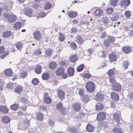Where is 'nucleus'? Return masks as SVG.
Masks as SVG:
<instances>
[{
	"mask_svg": "<svg viewBox=\"0 0 133 133\" xmlns=\"http://www.w3.org/2000/svg\"><path fill=\"white\" fill-rule=\"evenodd\" d=\"M128 64V62L127 61H125L123 63V66L124 69H127Z\"/></svg>",
	"mask_w": 133,
	"mask_h": 133,
	"instance_id": "nucleus-60",
	"label": "nucleus"
},
{
	"mask_svg": "<svg viewBox=\"0 0 133 133\" xmlns=\"http://www.w3.org/2000/svg\"><path fill=\"white\" fill-rule=\"evenodd\" d=\"M129 97L131 101L133 100V93L129 94Z\"/></svg>",
	"mask_w": 133,
	"mask_h": 133,
	"instance_id": "nucleus-64",
	"label": "nucleus"
},
{
	"mask_svg": "<svg viewBox=\"0 0 133 133\" xmlns=\"http://www.w3.org/2000/svg\"><path fill=\"white\" fill-rule=\"evenodd\" d=\"M112 131L114 133H123L122 131L121 128H117L114 127L112 130Z\"/></svg>",
	"mask_w": 133,
	"mask_h": 133,
	"instance_id": "nucleus-34",
	"label": "nucleus"
},
{
	"mask_svg": "<svg viewBox=\"0 0 133 133\" xmlns=\"http://www.w3.org/2000/svg\"><path fill=\"white\" fill-rule=\"evenodd\" d=\"M103 10L100 9H97L94 12V14L95 16L97 17H100L103 14Z\"/></svg>",
	"mask_w": 133,
	"mask_h": 133,
	"instance_id": "nucleus-9",
	"label": "nucleus"
},
{
	"mask_svg": "<svg viewBox=\"0 0 133 133\" xmlns=\"http://www.w3.org/2000/svg\"><path fill=\"white\" fill-rule=\"evenodd\" d=\"M83 76L85 78H90L91 76V74H89L85 73L84 74Z\"/></svg>",
	"mask_w": 133,
	"mask_h": 133,
	"instance_id": "nucleus-62",
	"label": "nucleus"
},
{
	"mask_svg": "<svg viewBox=\"0 0 133 133\" xmlns=\"http://www.w3.org/2000/svg\"><path fill=\"white\" fill-rule=\"evenodd\" d=\"M110 43L107 40H105L104 43V45L106 47H108L109 46L110 44Z\"/></svg>",
	"mask_w": 133,
	"mask_h": 133,
	"instance_id": "nucleus-57",
	"label": "nucleus"
},
{
	"mask_svg": "<svg viewBox=\"0 0 133 133\" xmlns=\"http://www.w3.org/2000/svg\"><path fill=\"white\" fill-rule=\"evenodd\" d=\"M51 6L52 5L49 2H47L45 4L44 8L45 9H48L51 7Z\"/></svg>",
	"mask_w": 133,
	"mask_h": 133,
	"instance_id": "nucleus-47",
	"label": "nucleus"
},
{
	"mask_svg": "<svg viewBox=\"0 0 133 133\" xmlns=\"http://www.w3.org/2000/svg\"><path fill=\"white\" fill-rule=\"evenodd\" d=\"M77 31V29L76 27L72 28L71 29L70 32L71 33H75Z\"/></svg>",
	"mask_w": 133,
	"mask_h": 133,
	"instance_id": "nucleus-61",
	"label": "nucleus"
},
{
	"mask_svg": "<svg viewBox=\"0 0 133 133\" xmlns=\"http://www.w3.org/2000/svg\"><path fill=\"white\" fill-rule=\"evenodd\" d=\"M112 16L111 17V20L112 21H117L119 18L118 15L117 14H113L112 15Z\"/></svg>",
	"mask_w": 133,
	"mask_h": 133,
	"instance_id": "nucleus-35",
	"label": "nucleus"
},
{
	"mask_svg": "<svg viewBox=\"0 0 133 133\" xmlns=\"http://www.w3.org/2000/svg\"><path fill=\"white\" fill-rule=\"evenodd\" d=\"M39 83V80L36 78L33 79L32 81V83L34 85H37Z\"/></svg>",
	"mask_w": 133,
	"mask_h": 133,
	"instance_id": "nucleus-51",
	"label": "nucleus"
},
{
	"mask_svg": "<svg viewBox=\"0 0 133 133\" xmlns=\"http://www.w3.org/2000/svg\"><path fill=\"white\" fill-rule=\"evenodd\" d=\"M44 101L46 104H50L51 102V99L49 97H45L44 98Z\"/></svg>",
	"mask_w": 133,
	"mask_h": 133,
	"instance_id": "nucleus-39",
	"label": "nucleus"
},
{
	"mask_svg": "<svg viewBox=\"0 0 133 133\" xmlns=\"http://www.w3.org/2000/svg\"><path fill=\"white\" fill-rule=\"evenodd\" d=\"M14 45L17 49L21 50L23 46V44L21 42H18L15 43Z\"/></svg>",
	"mask_w": 133,
	"mask_h": 133,
	"instance_id": "nucleus-25",
	"label": "nucleus"
},
{
	"mask_svg": "<svg viewBox=\"0 0 133 133\" xmlns=\"http://www.w3.org/2000/svg\"><path fill=\"white\" fill-rule=\"evenodd\" d=\"M130 3V1L129 0H124L121 2L119 5L121 6H128Z\"/></svg>",
	"mask_w": 133,
	"mask_h": 133,
	"instance_id": "nucleus-27",
	"label": "nucleus"
},
{
	"mask_svg": "<svg viewBox=\"0 0 133 133\" xmlns=\"http://www.w3.org/2000/svg\"><path fill=\"white\" fill-rule=\"evenodd\" d=\"M19 104L17 103L14 104L12 105L10 108L11 109L14 110H16L19 107Z\"/></svg>",
	"mask_w": 133,
	"mask_h": 133,
	"instance_id": "nucleus-36",
	"label": "nucleus"
},
{
	"mask_svg": "<svg viewBox=\"0 0 133 133\" xmlns=\"http://www.w3.org/2000/svg\"><path fill=\"white\" fill-rule=\"evenodd\" d=\"M65 94L64 91L61 89L59 90V99L61 101H62L65 99Z\"/></svg>",
	"mask_w": 133,
	"mask_h": 133,
	"instance_id": "nucleus-11",
	"label": "nucleus"
},
{
	"mask_svg": "<svg viewBox=\"0 0 133 133\" xmlns=\"http://www.w3.org/2000/svg\"><path fill=\"white\" fill-rule=\"evenodd\" d=\"M59 110L61 114L64 116L66 113V109L63 106L62 104L61 103H59Z\"/></svg>",
	"mask_w": 133,
	"mask_h": 133,
	"instance_id": "nucleus-5",
	"label": "nucleus"
},
{
	"mask_svg": "<svg viewBox=\"0 0 133 133\" xmlns=\"http://www.w3.org/2000/svg\"><path fill=\"white\" fill-rule=\"evenodd\" d=\"M52 54V50L50 49H47L45 51V55L47 57L51 56Z\"/></svg>",
	"mask_w": 133,
	"mask_h": 133,
	"instance_id": "nucleus-38",
	"label": "nucleus"
},
{
	"mask_svg": "<svg viewBox=\"0 0 133 133\" xmlns=\"http://www.w3.org/2000/svg\"><path fill=\"white\" fill-rule=\"evenodd\" d=\"M12 72L11 69H6L4 71V74L5 75L7 76H11Z\"/></svg>",
	"mask_w": 133,
	"mask_h": 133,
	"instance_id": "nucleus-24",
	"label": "nucleus"
},
{
	"mask_svg": "<svg viewBox=\"0 0 133 133\" xmlns=\"http://www.w3.org/2000/svg\"><path fill=\"white\" fill-rule=\"evenodd\" d=\"M120 112H116L113 114V118L117 123H118L120 120Z\"/></svg>",
	"mask_w": 133,
	"mask_h": 133,
	"instance_id": "nucleus-8",
	"label": "nucleus"
},
{
	"mask_svg": "<svg viewBox=\"0 0 133 133\" xmlns=\"http://www.w3.org/2000/svg\"><path fill=\"white\" fill-rule=\"evenodd\" d=\"M41 52L39 49H36L34 51L33 54V56H36L39 55L41 54Z\"/></svg>",
	"mask_w": 133,
	"mask_h": 133,
	"instance_id": "nucleus-41",
	"label": "nucleus"
},
{
	"mask_svg": "<svg viewBox=\"0 0 133 133\" xmlns=\"http://www.w3.org/2000/svg\"><path fill=\"white\" fill-rule=\"evenodd\" d=\"M103 22L105 24L108 23L109 20L107 16H104L103 17Z\"/></svg>",
	"mask_w": 133,
	"mask_h": 133,
	"instance_id": "nucleus-54",
	"label": "nucleus"
},
{
	"mask_svg": "<svg viewBox=\"0 0 133 133\" xmlns=\"http://www.w3.org/2000/svg\"><path fill=\"white\" fill-rule=\"evenodd\" d=\"M118 0H110V5L113 6H115L117 3Z\"/></svg>",
	"mask_w": 133,
	"mask_h": 133,
	"instance_id": "nucleus-42",
	"label": "nucleus"
},
{
	"mask_svg": "<svg viewBox=\"0 0 133 133\" xmlns=\"http://www.w3.org/2000/svg\"><path fill=\"white\" fill-rule=\"evenodd\" d=\"M50 75L49 73L47 72H44L42 76V79L44 80H48L50 77Z\"/></svg>",
	"mask_w": 133,
	"mask_h": 133,
	"instance_id": "nucleus-18",
	"label": "nucleus"
},
{
	"mask_svg": "<svg viewBox=\"0 0 133 133\" xmlns=\"http://www.w3.org/2000/svg\"><path fill=\"white\" fill-rule=\"evenodd\" d=\"M107 39L110 43H112L115 41V38L114 37L111 36H109L108 38Z\"/></svg>",
	"mask_w": 133,
	"mask_h": 133,
	"instance_id": "nucleus-52",
	"label": "nucleus"
},
{
	"mask_svg": "<svg viewBox=\"0 0 133 133\" xmlns=\"http://www.w3.org/2000/svg\"><path fill=\"white\" fill-rule=\"evenodd\" d=\"M125 15L127 18H129L131 15V12L129 11H126L124 13Z\"/></svg>",
	"mask_w": 133,
	"mask_h": 133,
	"instance_id": "nucleus-55",
	"label": "nucleus"
},
{
	"mask_svg": "<svg viewBox=\"0 0 133 133\" xmlns=\"http://www.w3.org/2000/svg\"><path fill=\"white\" fill-rule=\"evenodd\" d=\"M107 11L108 14H110L113 12V9L112 8H109L107 9Z\"/></svg>",
	"mask_w": 133,
	"mask_h": 133,
	"instance_id": "nucleus-59",
	"label": "nucleus"
},
{
	"mask_svg": "<svg viewBox=\"0 0 133 133\" xmlns=\"http://www.w3.org/2000/svg\"><path fill=\"white\" fill-rule=\"evenodd\" d=\"M103 108V105L101 103H97L95 106V109L97 110H100Z\"/></svg>",
	"mask_w": 133,
	"mask_h": 133,
	"instance_id": "nucleus-28",
	"label": "nucleus"
},
{
	"mask_svg": "<svg viewBox=\"0 0 133 133\" xmlns=\"http://www.w3.org/2000/svg\"><path fill=\"white\" fill-rule=\"evenodd\" d=\"M33 37L36 40H40L42 38V35L40 31L38 30L35 31L33 34Z\"/></svg>",
	"mask_w": 133,
	"mask_h": 133,
	"instance_id": "nucleus-6",
	"label": "nucleus"
},
{
	"mask_svg": "<svg viewBox=\"0 0 133 133\" xmlns=\"http://www.w3.org/2000/svg\"><path fill=\"white\" fill-rule=\"evenodd\" d=\"M12 32L10 30L4 31L3 33L2 36L3 37L8 38L10 37L12 35Z\"/></svg>",
	"mask_w": 133,
	"mask_h": 133,
	"instance_id": "nucleus-12",
	"label": "nucleus"
},
{
	"mask_svg": "<svg viewBox=\"0 0 133 133\" xmlns=\"http://www.w3.org/2000/svg\"><path fill=\"white\" fill-rule=\"evenodd\" d=\"M70 46L74 50L77 48V46L76 43L73 42H72L70 44Z\"/></svg>",
	"mask_w": 133,
	"mask_h": 133,
	"instance_id": "nucleus-53",
	"label": "nucleus"
},
{
	"mask_svg": "<svg viewBox=\"0 0 133 133\" xmlns=\"http://www.w3.org/2000/svg\"><path fill=\"white\" fill-rule=\"evenodd\" d=\"M121 86L119 83H116L112 84V89L114 91H119L121 90Z\"/></svg>",
	"mask_w": 133,
	"mask_h": 133,
	"instance_id": "nucleus-4",
	"label": "nucleus"
},
{
	"mask_svg": "<svg viewBox=\"0 0 133 133\" xmlns=\"http://www.w3.org/2000/svg\"><path fill=\"white\" fill-rule=\"evenodd\" d=\"M104 98L103 95L100 93H98L95 96L94 99L96 101H100L103 100Z\"/></svg>",
	"mask_w": 133,
	"mask_h": 133,
	"instance_id": "nucleus-10",
	"label": "nucleus"
},
{
	"mask_svg": "<svg viewBox=\"0 0 133 133\" xmlns=\"http://www.w3.org/2000/svg\"><path fill=\"white\" fill-rule=\"evenodd\" d=\"M95 85V84L92 82L89 81L87 82L85 85L87 90L89 92L92 91L94 90Z\"/></svg>",
	"mask_w": 133,
	"mask_h": 133,
	"instance_id": "nucleus-2",
	"label": "nucleus"
},
{
	"mask_svg": "<svg viewBox=\"0 0 133 133\" xmlns=\"http://www.w3.org/2000/svg\"><path fill=\"white\" fill-rule=\"evenodd\" d=\"M27 72L24 71H23L21 74L20 77L22 78H24L27 76Z\"/></svg>",
	"mask_w": 133,
	"mask_h": 133,
	"instance_id": "nucleus-49",
	"label": "nucleus"
},
{
	"mask_svg": "<svg viewBox=\"0 0 133 133\" xmlns=\"http://www.w3.org/2000/svg\"><path fill=\"white\" fill-rule=\"evenodd\" d=\"M0 110L2 113L5 114L7 113L9 111L8 109L6 106L3 105L0 107Z\"/></svg>",
	"mask_w": 133,
	"mask_h": 133,
	"instance_id": "nucleus-19",
	"label": "nucleus"
},
{
	"mask_svg": "<svg viewBox=\"0 0 133 133\" xmlns=\"http://www.w3.org/2000/svg\"><path fill=\"white\" fill-rule=\"evenodd\" d=\"M64 68L60 66L59 67V74H60V73L64 72L65 69Z\"/></svg>",
	"mask_w": 133,
	"mask_h": 133,
	"instance_id": "nucleus-58",
	"label": "nucleus"
},
{
	"mask_svg": "<svg viewBox=\"0 0 133 133\" xmlns=\"http://www.w3.org/2000/svg\"><path fill=\"white\" fill-rule=\"evenodd\" d=\"M74 69L72 67H69L68 68V74L70 77L74 75Z\"/></svg>",
	"mask_w": 133,
	"mask_h": 133,
	"instance_id": "nucleus-16",
	"label": "nucleus"
},
{
	"mask_svg": "<svg viewBox=\"0 0 133 133\" xmlns=\"http://www.w3.org/2000/svg\"><path fill=\"white\" fill-rule=\"evenodd\" d=\"M3 16L4 19H7V22L10 23L15 22L17 19L16 16L13 14H10L8 13H4L3 14Z\"/></svg>",
	"mask_w": 133,
	"mask_h": 133,
	"instance_id": "nucleus-1",
	"label": "nucleus"
},
{
	"mask_svg": "<svg viewBox=\"0 0 133 133\" xmlns=\"http://www.w3.org/2000/svg\"><path fill=\"white\" fill-rule=\"evenodd\" d=\"M23 87L18 85L15 88L14 92L17 93L19 94L23 91Z\"/></svg>",
	"mask_w": 133,
	"mask_h": 133,
	"instance_id": "nucleus-21",
	"label": "nucleus"
},
{
	"mask_svg": "<svg viewBox=\"0 0 133 133\" xmlns=\"http://www.w3.org/2000/svg\"><path fill=\"white\" fill-rule=\"evenodd\" d=\"M82 101L85 103L89 101V97L88 96H85L82 99Z\"/></svg>",
	"mask_w": 133,
	"mask_h": 133,
	"instance_id": "nucleus-48",
	"label": "nucleus"
},
{
	"mask_svg": "<svg viewBox=\"0 0 133 133\" xmlns=\"http://www.w3.org/2000/svg\"><path fill=\"white\" fill-rule=\"evenodd\" d=\"M48 124L49 125L51 126H53V125L54 124V122L52 120L50 119L48 120Z\"/></svg>",
	"mask_w": 133,
	"mask_h": 133,
	"instance_id": "nucleus-63",
	"label": "nucleus"
},
{
	"mask_svg": "<svg viewBox=\"0 0 133 133\" xmlns=\"http://www.w3.org/2000/svg\"><path fill=\"white\" fill-rule=\"evenodd\" d=\"M56 66L57 64L56 63L53 62H50L49 65V68L51 69H54L56 68Z\"/></svg>",
	"mask_w": 133,
	"mask_h": 133,
	"instance_id": "nucleus-30",
	"label": "nucleus"
},
{
	"mask_svg": "<svg viewBox=\"0 0 133 133\" xmlns=\"http://www.w3.org/2000/svg\"><path fill=\"white\" fill-rule=\"evenodd\" d=\"M36 117L39 121H42L43 120L44 115L41 112H38L37 114Z\"/></svg>",
	"mask_w": 133,
	"mask_h": 133,
	"instance_id": "nucleus-20",
	"label": "nucleus"
},
{
	"mask_svg": "<svg viewBox=\"0 0 133 133\" xmlns=\"http://www.w3.org/2000/svg\"><path fill=\"white\" fill-rule=\"evenodd\" d=\"M84 67V65L83 64H82L80 65L77 66V70L78 72H80L82 71Z\"/></svg>",
	"mask_w": 133,
	"mask_h": 133,
	"instance_id": "nucleus-50",
	"label": "nucleus"
},
{
	"mask_svg": "<svg viewBox=\"0 0 133 133\" xmlns=\"http://www.w3.org/2000/svg\"><path fill=\"white\" fill-rule=\"evenodd\" d=\"M123 52L125 54H128L130 52L131 50V48L128 46H125L123 48Z\"/></svg>",
	"mask_w": 133,
	"mask_h": 133,
	"instance_id": "nucleus-23",
	"label": "nucleus"
},
{
	"mask_svg": "<svg viewBox=\"0 0 133 133\" xmlns=\"http://www.w3.org/2000/svg\"><path fill=\"white\" fill-rule=\"evenodd\" d=\"M68 15L69 17L72 18L76 17L77 15V13L76 12H74L71 11L68 12Z\"/></svg>",
	"mask_w": 133,
	"mask_h": 133,
	"instance_id": "nucleus-22",
	"label": "nucleus"
},
{
	"mask_svg": "<svg viewBox=\"0 0 133 133\" xmlns=\"http://www.w3.org/2000/svg\"><path fill=\"white\" fill-rule=\"evenodd\" d=\"M108 76H114L115 75L114 70L113 69H110L107 72Z\"/></svg>",
	"mask_w": 133,
	"mask_h": 133,
	"instance_id": "nucleus-46",
	"label": "nucleus"
},
{
	"mask_svg": "<svg viewBox=\"0 0 133 133\" xmlns=\"http://www.w3.org/2000/svg\"><path fill=\"white\" fill-rule=\"evenodd\" d=\"M42 66L39 65H36L35 68V71L37 74H39L41 73L42 72Z\"/></svg>",
	"mask_w": 133,
	"mask_h": 133,
	"instance_id": "nucleus-17",
	"label": "nucleus"
},
{
	"mask_svg": "<svg viewBox=\"0 0 133 133\" xmlns=\"http://www.w3.org/2000/svg\"><path fill=\"white\" fill-rule=\"evenodd\" d=\"M125 31L127 33L128 36L130 37L133 36V30H131L130 28L127 26L124 27Z\"/></svg>",
	"mask_w": 133,
	"mask_h": 133,
	"instance_id": "nucleus-13",
	"label": "nucleus"
},
{
	"mask_svg": "<svg viewBox=\"0 0 133 133\" xmlns=\"http://www.w3.org/2000/svg\"><path fill=\"white\" fill-rule=\"evenodd\" d=\"M109 59L111 61H115L117 59V56L113 53L109 55Z\"/></svg>",
	"mask_w": 133,
	"mask_h": 133,
	"instance_id": "nucleus-26",
	"label": "nucleus"
},
{
	"mask_svg": "<svg viewBox=\"0 0 133 133\" xmlns=\"http://www.w3.org/2000/svg\"><path fill=\"white\" fill-rule=\"evenodd\" d=\"M76 42L79 44H82L84 42L83 39L81 36H78L76 37Z\"/></svg>",
	"mask_w": 133,
	"mask_h": 133,
	"instance_id": "nucleus-31",
	"label": "nucleus"
},
{
	"mask_svg": "<svg viewBox=\"0 0 133 133\" xmlns=\"http://www.w3.org/2000/svg\"><path fill=\"white\" fill-rule=\"evenodd\" d=\"M21 23L20 22H16L14 25L13 27L16 29H19L21 26Z\"/></svg>",
	"mask_w": 133,
	"mask_h": 133,
	"instance_id": "nucleus-40",
	"label": "nucleus"
},
{
	"mask_svg": "<svg viewBox=\"0 0 133 133\" xmlns=\"http://www.w3.org/2000/svg\"><path fill=\"white\" fill-rule=\"evenodd\" d=\"M70 59L71 62H74L76 61L77 58L75 55H73L70 57Z\"/></svg>",
	"mask_w": 133,
	"mask_h": 133,
	"instance_id": "nucleus-43",
	"label": "nucleus"
},
{
	"mask_svg": "<svg viewBox=\"0 0 133 133\" xmlns=\"http://www.w3.org/2000/svg\"><path fill=\"white\" fill-rule=\"evenodd\" d=\"M59 40L62 42L64 41L65 39V37L64 34L59 32Z\"/></svg>",
	"mask_w": 133,
	"mask_h": 133,
	"instance_id": "nucleus-37",
	"label": "nucleus"
},
{
	"mask_svg": "<svg viewBox=\"0 0 133 133\" xmlns=\"http://www.w3.org/2000/svg\"><path fill=\"white\" fill-rule=\"evenodd\" d=\"M59 66L60 67H62L66 68L65 61H62L60 62Z\"/></svg>",
	"mask_w": 133,
	"mask_h": 133,
	"instance_id": "nucleus-56",
	"label": "nucleus"
},
{
	"mask_svg": "<svg viewBox=\"0 0 133 133\" xmlns=\"http://www.w3.org/2000/svg\"><path fill=\"white\" fill-rule=\"evenodd\" d=\"M73 109L76 111H78L81 108V105L78 103H75L72 105Z\"/></svg>",
	"mask_w": 133,
	"mask_h": 133,
	"instance_id": "nucleus-14",
	"label": "nucleus"
},
{
	"mask_svg": "<svg viewBox=\"0 0 133 133\" xmlns=\"http://www.w3.org/2000/svg\"><path fill=\"white\" fill-rule=\"evenodd\" d=\"M59 76L61 77V78L62 79H65L68 77V75L66 73H65L63 72L62 73H60Z\"/></svg>",
	"mask_w": 133,
	"mask_h": 133,
	"instance_id": "nucleus-44",
	"label": "nucleus"
},
{
	"mask_svg": "<svg viewBox=\"0 0 133 133\" xmlns=\"http://www.w3.org/2000/svg\"><path fill=\"white\" fill-rule=\"evenodd\" d=\"M86 129L87 131L91 132L93 131L94 127L91 125L89 124L87 125Z\"/></svg>",
	"mask_w": 133,
	"mask_h": 133,
	"instance_id": "nucleus-33",
	"label": "nucleus"
},
{
	"mask_svg": "<svg viewBox=\"0 0 133 133\" xmlns=\"http://www.w3.org/2000/svg\"><path fill=\"white\" fill-rule=\"evenodd\" d=\"M68 130L71 133H76L77 130L74 127H71L68 129Z\"/></svg>",
	"mask_w": 133,
	"mask_h": 133,
	"instance_id": "nucleus-45",
	"label": "nucleus"
},
{
	"mask_svg": "<svg viewBox=\"0 0 133 133\" xmlns=\"http://www.w3.org/2000/svg\"><path fill=\"white\" fill-rule=\"evenodd\" d=\"M32 11L30 9L28 8H26L25 10V14L28 16H30L32 15Z\"/></svg>",
	"mask_w": 133,
	"mask_h": 133,
	"instance_id": "nucleus-29",
	"label": "nucleus"
},
{
	"mask_svg": "<svg viewBox=\"0 0 133 133\" xmlns=\"http://www.w3.org/2000/svg\"><path fill=\"white\" fill-rule=\"evenodd\" d=\"M2 122L4 123L7 124L9 123L10 121V119L8 117L4 116L2 118Z\"/></svg>",
	"mask_w": 133,
	"mask_h": 133,
	"instance_id": "nucleus-32",
	"label": "nucleus"
},
{
	"mask_svg": "<svg viewBox=\"0 0 133 133\" xmlns=\"http://www.w3.org/2000/svg\"><path fill=\"white\" fill-rule=\"evenodd\" d=\"M112 99L115 101H117L119 99V95L115 92H112L111 94Z\"/></svg>",
	"mask_w": 133,
	"mask_h": 133,
	"instance_id": "nucleus-15",
	"label": "nucleus"
},
{
	"mask_svg": "<svg viewBox=\"0 0 133 133\" xmlns=\"http://www.w3.org/2000/svg\"><path fill=\"white\" fill-rule=\"evenodd\" d=\"M9 54L8 51H5V48L3 46H0V58L3 59Z\"/></svg>",
	"mask_w": 133,
	"mask_h": 133,
	"instance_id": "nucleus-3",
	"label": "nucleus"
},
{
	"mask_svg": "<svg viewBox=\"0 0 133 133\" xmlns=\"http://www.w3.org/2000/svg\"><path fill=\"white\" fill-rule=\"evenodd\" d=\"M105 114L104 112H101L97 114V118L98 121H101L105 118Z\"/></svg>",
	"mask_w": 133,
	"mask_h": 133,
	"instance_id": "nucleus-7",
	"label": "nucleus"
}]
</instances>
